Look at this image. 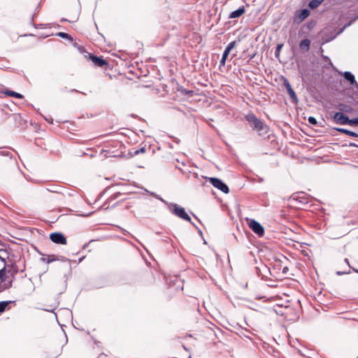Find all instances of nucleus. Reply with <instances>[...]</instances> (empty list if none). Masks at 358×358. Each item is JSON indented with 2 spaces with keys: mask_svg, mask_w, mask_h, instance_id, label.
<instances>
[{
  "mask_svg": "<svg viewBox=\"0 0 358 358\" xmlns=\"http://www.w3.org/2000/svg\"><path fill=\"white\" fill-rule=\"evenodd\" d=\"M245 120L250 126L255 131L260 132L266 127L264 124L258 119L253 113L248 114L245 116Z\"/></svg>",
  "mask_w": 358,
  "mask_h": 358,
  "instance_id": "f257e3e1",
  "label": "nucleus"
},
{
  "mask_svg": "<svg viewBox=\"0 0 358 358\" xmlns=\"http://www.w3.org/2000/svg\"><path fill=\"white\" fill-rule=\"evenodd\" d=\"M169 208L171 211V213H173L177 217L184 220L191 222V217L186 213L184 208L180 207L176 203H169Z\"/></svg>",
  "mask_w": 358,
  "mask_h": 358,
  "instance_id": "f03ea898",
  "label": "nucleus"
},
{
  "mask_svg": "<svg viewBox=\"0 0 358 358\" xmlns=\"http://www.w3.org/2000/svg\"><path fill=\"white\" fill-rule=\"evenodd\" d=\"M208 180L213 187H216L225 194L229 193V189L228 186L220 179L217 178H209Z\"/></svg>",
  "mask_w": 358,
  "mask_h": 358,
  "instance_id": "7ed1b4c3",
  "label": "nucleus"
},
{
  "mask_svg": "<svg viewBox=\"0 0 358 358\" xmlns=\"http://www.w3.org/2000/svg\"><path fill=\"white\" fill-rule=\"evenodd\" d=\"M334 120L338 124L350 125L351 120H350L349 117L343 113H336L334 115Z\"/></svg>",
  "mask_w": 358,
  "mask_h": 358,
  "instance_id": "20e7f679",
  "label": "nucleus"
},
{
  "mask_svg": "<svg viewBox=\"0 0 358 358\" xmlns=\"http://www.w3.org/2000/svg\"><path fill=\"white\" fill-rule=\"evenodd\" d=\"M249 226L251 229L257 234L259 236H262L264 234V227L255 220H251L249 222Z\"/></svg>",
  "mask_w": 358,
  "mask_h": 358,
  "instance_id": "39448f33",
  "label": "nucleus"
},
{
  "mask_svg": "<svg viewBox=\"0 0 358 358\" xmlns=\"http://www.w3.org/2000/svg\"><path fill=\"white\" fill-rule=\"evenodd\" d=\"M50 238L53 243H55L57 244H62V245L66 244V238L61 233H58V232L52 233L50 235Z\"/></svg>",
  "mask_w": 358,
  "mask_h": 358,
  "instance_id": "423d86ee",
  "label": "nucleus"
},
{
  "mask_svg": "<svg viewBox=\"0 0 358 358\" xmlns=\"http://www.w3.org/2000/svg\"><path fill=\"white\" fill-rule=\"evenodd\" d=\"M14 278L10 280L6 281V269L5 268L0 270V280L1 282H4L3 286L4 289H8L12 287V282Z\"/></svg>",
  "mask_w": 358,
  "mask_h": 358,
  "instance_id": "0eeeda50",
  "label": "nucleus"
},
{
  "mask_svg": "<svg viewBox=\"0 0 358 358\" xmlns=\"http://www.w3.org/2000/svg\"><path fill=\"white\" fill-rule=\"evenodd\" d=\"M310 15V10L305 8L303 10H301L299 11H297L295 13V20L297 19L298 21L302 22L305 19H306Z\"/></svg>",
  "mask_w": 358,
  "mask_h": 358,
  "instance_id": "6e6552de",
  "label": "nucleus"
},
{
  "mask_svg": "<svg viewBox=\"0 0 358 358\" xmlns=\"http://www.w3.org/2000/svg\"><path fill=\"white\" fill-rule=\"evenodd\" d=\"M90 59L92 60V62L97 66H99V67H102L105 64H106V62L101 58V57H96V56H91L90 57Z\"/></svg>",
  "mask_w": 358,
  "mask_h": 358,
  "instance_id": "1a4fd4ad",
  "label": "nucleus"
},
{
  "mask_svg": "<svg viewBox=\"0 0 358 358\" xmlns=\"http://www.w3.org/2000/svg\"><path fill=\"white\" fill-rule=\"evenodd\" d=\"M245 7L244 6H241V7L238 8L237 10L231 12L229 14V18L239 17L240 16H241L245 13Z\"/></svg>",
  "mask_w": 358,
  "mask_h": 358,
  "instance_id": "9d476101",
  "label": "nucleus"
},
{
  "mask_svg": "<svg viewBox=\"0 0 358 358\" xmlns=\"http://www.w3.org/2000/svg\"><path fill=\"white\" fill-rule=\"evenodd\" d=\"M343 77L348 80L351 85H358V83L356 82L355 76L349 71H345L343 73Z\"/></svg>",
  "mask_w": 358,
  "mask_h": 358,
  "instance_id": "9b49d317",
  "label": "nucleus"
},
{
  "mask_svg": "<svg viewBox=\"0 0 358 358\" xmlns=\"http://www.w3.org/2000/svg\"><path fill=\"white\" fill-rule=\"evenodd\" d=\"M310 40L306 38V39L302 40L300 42L299 48L304 51H308L310 48Z\"/></svg>",
  "mask_w": 358,
  "mask_h": 358,
  "instance_id": "f8f14e48",
  "label": "nucleus"
},
{
  "mask_svg": "<svg viewBox=\"0 0 358 358\" xmlns=\"http://www.w3.org/2000/svg\"><path fill=\"white\" fill-rule=\"evenodd\" d=\"M336 130L341 133H343V134H345L348 136H353V137H358V134L354 132V131H350V130H348L346 129H343V128H338L336 129Z\"/></svg>",
  "mask_w": 358,
  "mask_h": 358,
  "instance_id": "ddd939ff",
  "label": "nucleus"
},
{
  "mask_svg": "<svg viewBox=\"0 0 358 358\" xmlns=\"http://www.w3.org/2000/svg\"><path fill=\"white\" fill-rule=\"evenodd\" d=\"M322 1L323 0H311L308 3V6L311 9L317 8L322 3Z\"/></svg>",
  "mask_w": 358,
  "mask_h": 358,
  "instance_id": "4468645a",
  "label": "nucleus"
},
{
  "mask_svg": "<svg viewBox=\"0 0 358 358\" xmlns=\"http://www.w3.org/2000/svg\"><path fill=\"white\" fill-rule=\"evenodd\" d=\"M4 94L8 95V96L16 97V98H18V99H22L23 98V96L21 94H19V93L15 92L12 91V90L5 91Z\"/></svg>",
  "mask_w": 358,
  "mask_h": 358,
  "instance_id": "2eb2a0df",
  "label": "nucleus"
},
{
  "mask_svg": "<svg viewBox=\"0 0 358 358\" xmlns=\"http://www.w3.org/2000/svg\"><path fill=\"white\" fill-rule=\"evenodd\" d=\"M229 53H230V52L227 51L226 49L224 50L222 59H221V60L220 62V66H224L225 65L226 60H227Z\"/></svg>",
  "mask_w": 358,
  "mask_h": 358,
  "instance_id": "dca6fc26",
  "label": "nucleus"
},
{
  "mask_svg": "<svg viewBox=\"0 0 358 358\" xmlns=\"http://www.w3.org/2000/svg\"><path fill=\"white\" fill-rule=\"evenodd\" d=\"M287 92H288L289 97L292 99V102L297 103L298 99H297L296 94L294 92V91L293 90V89H289V91H287Z\"/></svg>",
  "mask_w": 358,
  "mask_h": 358,
  "instance_id": "f3484780",
  "label": "nucleus"
},
{
  "mask_svg": "<svg viewBox=\"0 0 358 358\" xmlns=\"http://www.w3.org/2000/svg\"><path fill=\"white\" fill-rule=\"evenodd\" d=\"M10 302H11V301H1V302H0V313H3V312L6 310V308L7 306H8Z\"/></svg>",
  "mask_w": 358,
  "mask_h": 358,
  "instance_id": "a211bd4d",
  "label": "nucleus"
},
{
  "mask_svg": "<svg viewBox=\"0 0 358 358\" xmlns=\"http://www.w3.org/2000/svg\"><path fill=\"white\" fill-rule=\"evenodd\" d=\"M283 47V44H278L275 48V55L276 57H278L280 55V52L281 51L282 48Z\"/></svg>",
  "mask_w": 358,
  "mask_h": 358,
  "instance_id": "6ab92c4d",
  "label": "nucleus"
},
{
  "mask_svg": "<svg viewBox=\"0 0 358 358\" xmlns=\"http://www.w3.org/2000/svg\"><path fill=\"white\" fill-rule=\"evenodd\" d=\"M236 41H231V42H230V43L227 45V46L226 47V48H225V49H226L227 51L231 52V50L233 48H234V47L236 46Z\"/></svg>",
  "mask_w": 358,
  "mask_h": 358,
  "instance_id": "aec40b11",
  "label": "nucleus"
},
{
  "mask_svg": "<svg viewBox=\"0 0 358 358\" xmlns=\"http://www.w3.org/2000/svg\"><path fill=\"white\" fill-rule=\"evenodd\" d=\"M308 120V122L311 124H317V120L314 117H309Z\"/></svg>",
  "mask_w": 358,
  "mask_h": 358,
  "instance_id": "412c9836",
  "label": "nucleus"
},
{
  "mask_svg": "<svg viewBox=\"0 0 358 358\" xmlns=\"http://www.w3.org/2000/svg\"><path fill=\"white\" fill-rule=\"evenodd\" d=\"M145 152V148L143 147L138 150H135L134 155H137L140 153H144Z\"/></svg>",
  "mask_w": 358,
  "mask_h": 358,
  "instance_id": "4be33fe9",
  "label": "nucleus"
},
{
  "mask_svg": "<svg viewBox=\"0 0 358 358\" xmlns=\"http://www.w3.org/2000/svg\"><path fill=\"white\" fill-rule=\"evenodd\" d=\"M0 155L8 157L10 159H11V157H12L11 154L8 151H6V150L1 151Z\"/></svg>",
  "mask_w": 358,
  "mask_h": 358,
  "instance_id": "5701e85b",
  "label": "nucleus"
},
{
  "mask_svg": "<svg viewBox=\"0 0 358 358\" xmlns=\"http://www.w3.org/2000/svg\"><path fill=\"white\" fill-rule=\"evenodd\" d=\"M57 35L59 36L62 37V38H70V36L68 34L64 33V32H59V33H58Z\"/></svg>",
  "mask_w": 358,
  "mask_h": 358,
  "instance_id": "b1692460",
  "label": "nucleus"
},
{
  "mask_svg": "<svg viewBox=\"0 0 358 358\" xmlns=\"http://www.w3.org/2000/svg\"><path fill=\"white\" fill-rule=\"evenodd\" d=\"M358 124V117L352 119L350 120V125H357Z\"/></svg>",
  "mask_w": 358,
  "mask_h": 358,
  "instance_id": "393cba45",
  "label": "nucleus"
},
{
  "mask_svg": "<svg viewBox=\"0 0 358 358\" xmlns=\"http://www.w3.org/2000/svg\"><path fill=\"white\" fill-rule=\"evenodd\" d=\"M348 273H350V271H337L336 272V274L338 275H343V274H348Z\"/></svg>",
  "mask_w": 358,
  "mask_h": 358,
  "instance_id": "a878e982",
  "label": "nucleus"
},
{
  "mask_svg": "<svg viewBox=\"0 0 358 358\" xmlns=\"http://www.w3.org/2000/svg\"><path fill=\"white\" fill-rule=\"evenodd\" d=\"M285 85L286 89H287V91H289V89H292V87H291V85H290V84H289V82H287V81H286V82L285 83Z\"/></svg>",
  "mask_w": 358,
  "mask_h": 358,
  "instance_id": "bb28decb",
  "label": "nucleus"
},
{
  "mask_svg": "<svg viewBox=\"0 0 358 358\" xmlns=\"http://www.w3.org/2000/svg\"><path fill=\"white\" fill-rule=\"evenodd\" d=\"M151 195L154 196L155 197H156L157 199H159L162 202H165V201L163 199H162L159 195H157L155 193H152Z\"/></svg>",
  "mask_w": 358,
  "mask_h": 358,
  "instance_id": "cd10ccee",
  "label": "nucleus"
},
{
  "mask_svg": "<svg viewBox=\"0 0 358 358\" xmlns=\"http://www.w3.org/2000/svg\"><path fill=\"white\" fill-rule=\"evenodd\" d=\"M344 261L348 265V266L350 267L348 259L345 258Z\"/></svg>",
  "mask_w": 358,
  "mask_h": 358,
  "instance_id": "c85d7f7f",
  "label": "nucleus"
},
{
  "mask_svg": "<svg viewBox=\"0 0 358 358\" xmlns=\"http://www.w3.org/2000/svg\"><path fill=\"white\" fill-rule=\"evenodd\" d=\"M288 271V268L287 267H284L283 269H282V272L283 273H287V271Z\"/></svg>",
  "mask_w": 358,
  "mask_h": 358,
  "instance_id": "c756f323",
  "label": "nucleus"
},
{
  "mask_svg": "<svg viewBox=\"0 0 358 358\" xmlns=\"http://www.w3.org/2000/svg\"><path fill=\"white\" fill-rule=\"evenodd\" d=\"M347 108H348L345 109V112H349V111H350V110L351 109V108H350V107H349V106H347Z\"/></svg>",
  "mask_w": 358,
  "mask_h": 358,
  "instance_id": "7c9ffc66",
  "label": "nucleus"
},
{
  "mask_svg": "<svg viewBox=\"0 0 358 358\" xmlns=\"http://www.w3.org/2000/svg\"><path fill=\"white\" fill-rule=\"evenodd\" d=\"M353 271H354L355 272H356V273H358V270H357V269H356V268H353Z\"/></svg>",
  "mask_w": 358,
  "mask_h": 358,
  "instance_id": "2f4dec72",
  "label": "nucleus"
},
{
  "mask_svg": "<svg viewBox=\"0 0 358 358\" xmlns=\"http://www.w3.org/2000/svg\"><path fill=\"white\" fill-rule=\"evenodd\" d=\"M357 86L358 87V85Z\"/></svg>",
  "mask_w": 358,
  "mask_h": 358,
  "instance_id": "473e14b6",
  "label": "nucleus"
},
{
  "mask_svg": "<svg viewBox=\"0 0 358 358\" xmlns=\"http://www.w3.org/2000/svg\"><path fill=\"white\" fill-rule=\"evenodd\" d=\"M357 358H358V357H357Z\"/></svg>",
  "mask_w": 358,
  "mask_h": 358,
  "instance_id": "72a5a7b5",
  "label": "nucleus"
}]
</instances>
